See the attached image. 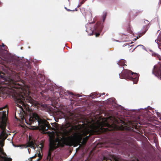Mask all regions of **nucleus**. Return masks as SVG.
I'll use <instances>...</instances> for the list:
<instances>
[{"mask_svg": "<svg viewBox=\"0 0 161 161\" xmlns=\"http://www.w3.org/2000/svg\"><path fill=\"white\" fill-rule=\"evenodd\" d=\"M155 42L157 43L158 44L159 43V42H159V40H158V37L157 39L156 40H155Z\"/></svg>", "mask_w": 161, "mask_h": 161, "instance_id": "nucleus-23", "label": "nucleus"}, {"mask_svg": "<svg viewBox=\"0 0 161 161\" xmlns=\"http://www.w3.org/2000/svg\"><path fill=\"white\" fill-rule=\"evenodd\" d=\"M108 130V128L105 129L104 130V131H106Z\"/></svg>", "mask_w": 161, "mask_h": 161, "instance_id": "nucleus-30", "label": "nucleus"}, {"mask_svg": "<svg viewBox=\"0 0 161 161\" xmlns=\"http://www.w3.org/2000/svg\"><path fill=\"white\" fill-rule=\"evenodd\" d=\"M159 41V42H161V33H160L158 36Z\"/></svg>", "mask_w": 161, "mask_h": 161, "instance_id": "nucleus-20", "label": "nucleus"}, {"mask_svg": "<svg viewBox=\"0 0 161 161\" xmlns=\"http://www.w3.org/2000/svg\"><path fill=\"white\" fill-rule=\"evenodd\" d=\"M127 32L129 33H130V34H132V31L131 30L130 28V27L129 28H128L127 29Z\"/></svg>", "mask_w": 161, "mask_h": 161, "instance_id": "nucleus-18", "label": "nucleus"}, {"mask_svg": "<svg viewBox=\"0 0 161 161\" xmlns=\"http://www.w3.org/2000/svg\"><path fill=\"white\" fill-rule=\"evenodd\" d=\"M134 46L133 45H131L130 47H133Z\"/></svg>", "mask_w": 161, "mask_h": 161, "instance_id": "nucleus-33", "label": "nucleus"}, {"mask_svg": "<svg viewBox=\"0 0 161 161\" xmlns=\"http://www.w3.org/2000/svg\"><path fill=\"white\" fill-rule=\"evenodd\" d=\"M98 93L97 92L92 93L90 94V97L92 98H96L99 97V96H98Z\"/></svg>", "mask_w": 161, "mask_h": 161, "instance_id": "nucleus-16", "label": "nucleus"}, {"mask_svg": "<svg viewBox=\"0 0 161 161\" xmlns=\"http://www.w3.org/2000/svg\"><path fill=\"white\" fill-rule=\"evenodd\" d=\"M2 46L3 47H4L5 46V45L3 43H2Z\"/></svg>", "mask_w": 161, "mask_h": 161, "instance_id": "nucleus-31", "label": "nucleus"}, {"mask_svg": "<svg viewBox=\"0 0 161 161\" xmlns=\"http://www.w3.org/2000/svg\"><path fill=\"white\" fill-rule=\"evenodd\" d=\"M5 132L4 131H3L1 132L0 135L2 137H4L5 135Z\"/></svg>", "mask_w": 161, "mask_h": 161, "instance_id": "nucleus-19", "label": "nucleus"}, {"mask_svg": "<svg viewBox=\"0 0 161 161\" xmlns=\"http://www.w3.org/2000/svg\"><path fill=\"white\" fill-rule=\"evenodd\" d=\"M23 117L27 125L34 124L37 122L40 129L43 131H47L52 128L48 122L42 119L36 113H33L32 115L25 114Z\"/></svg>", "mask_w": 161, "mask_h": 161, "instance_id": "nucleus-4", "label": "nucleus"}, {"mask_svg": "<svg viewBox=\"0 0 161 161\" xmlns=\"http://www.w3.org/2000/svg\"><path fill=\"white\" fill-rule=\"evenodd\" d=\"M139 74L134 73L128 69H124L120 74V78L132 81L133 84H137L138 80Z\"/></svg>", "mask_w": 161, "mask_h": 161, "instance_id": "nucleus-7", "label": "nucleus"}, {"mask_svg": "<svg viewBox=\"0 0 161 161\" xmlns=\"http://www.w3.org/2000/svg\"><path fill=\"white\" fill-rule=\"evenodd\" d=\"M65 8L68 11H75L74 10H70L69 9H68L66 7H65Z\"/></svg>", "mask_w": 161, "mask_h": 161, "instance_id": "nucleus-25", "label": "nucleus"}, {"mask_svg": "<svg viewBox=\"0 0 161 161\" xmlns=\"http://www.w3.org/2000/svg\"><path fill=\"white\" fill-rule=\"evenodd\" d=\"M141 118L140 117H138V119H140Z\"/></svg>", "mask_w": 161, "mask_h": 161, "instance_id": "nucleus-36", "label": "nucleus"}, {"mask_svg": "<svg viewBox=\"0 0 161 161\" xmlns=\"http://www.w3.org/2000/svg\"><path fill=\"white\" fill-rule=\"evenodd\" d=\"M64 95L66 96L71 95L72 97L74 96V94L72 92H70L69 91H66L65 90L61 88L59 92L60 97H62V95L63 96Z\"/></svg>", "mask_w": 161, "mask_h": 161, "instance_id": "nucleus-11", "label": "nucleus"}, {"mask_svg": "<svg viewBox=\"0 0 161 161\" xmlns=\"http://www.w3.org/2000/svg\"><path fill=\"white\" fill-rule=\"evenodd\" d=\"M107 13L106 12H105L103 14V22H104L105 20L106 19V16H107Z\"/></svg>", "mask_w": 161, "mask_h": 161, "instance_id": "nucleus-17", "label": "nucleus"}, {"mask_svg": "<svg viewBox=\"0 0 161 161\" xmlns=\"http://www.w3.org/2000/svg\"><path fill=\"white\" fill-rule=\"evenodd\" d=\"M124 35L125 36H127L128 35V34H124Z\"/></svg>", "mask_w": 161, "mask_h": 161, "instance_id": "nucleus-34", "label": "nucleus"}, {"mask_svg": "<svg viewBox=\"0 0 161 161\" xmlns=\"http://www.w3.org/2000/svg\"><path fill=\"white\" fill-rule=\"evenodd\" d=\"M158 45L159 48L160 49H161V43H159L158 44Z\"/></svg>", "mask_w": 161, "mask_h": 161, "instance_id": "nucleus-24", "label": "nucleus"}, {"mask_svg": "<svg viewBox=\"0 0 161 161\" xmlns=\"http://www.w3.org/2000/svg\"><path fill=\"white\" fill-rule=\"evenodd\" d=\"M138 47V46H140L141 47L143 48V47H144V46H143V45H138V46H137Z\"/></svg>", "mask_w": 161, "mask_h": 161, "instance_id": "nucleus-27", "label": "nucleus"}, {"mask_svg": "<svg viewBox=\"0 0 161 161\" xmlns=\"http://www.w3.org/2000/svg\"><path fill=\"white\" fill-rule=\"evenodd\" d=\"M0 57H1L2 59L8 63L14 64L15 66L14 68L15 70H23L25 71V74L29 77H36V80L34 83H33L32 85L35 88H36L40 87H45L47 90H50L52 91L53 90V88H51V87H47L48 85L47 84H42V85H40L41 82H42L44 81L45 77L41 74H39L37 76H36V73L33 72V74L30 71L31 69V66L28 62L24 63L21 61H19L14 59L13 57L9 55L7 53V52L4 51L0 47Z\"/></svg>", "mask_w": 161, "mask_h": 161, "instance_id": "nucleus-2", "label": "nucleus"}, {"mask_svg": "<svg viewBox=\"0 0 161 161\" xmlns=\"http://www.w3.org/2000/svg\"><path fill=\"white\" fill-rule=\"evenodd\" d=\"M36 156H36V155H35V156H33V157H32L31 158H34L35 157H36Z\"/></svg>", "mask_w": 161, "mask_h": 161, "instance_id": "nucleus-29", "label": "nucleus"}, {"mask_svg": "<svg viewBox=\"0 0 161 161\" xmlns=\"http://www.w3.org/2000/svg\"><path fill=\"white\" fill-rule=\"evenodd\" d=\"M103 28V26L100 24L97 23L94 26V30H95V34L96 37L99 36L100 33L101 32Z\"/></svg>", "mask_w": 161, "mask_h": 161, "instance_id": "nucleus-10", "label": "nucleus"}, {"mask_svg": "<svg viewBox=\"0 0 161 161\" xmlns=\"http://www.w3.org/2000/svg\"><path fill=\"white\" fill-rule=\"evenodd\" d=\"M152 55L153 57L158 58L159 60H161V58L160 56L158 53H156L152 51ZM160 64H161V62L160 63Z\"/></svg>", "mask_w": 161, "mask_h": 161, "instance_id": "nucleus-14", "label": "nucleus"}, {"mask_svg": "<svg viewBox=\"0 0 161 161\" xmlns=\"http://www.w3.org/2000/svg\"><path fill=\"white\" fill-rule=\"evenodd\" d=\"M49 148L48 150L47 159L48 161L52 160L51 158L52 153L55 149L59 147H63L65 143L63 140V138L57 136L56 138L50 137L49 139Z\"/></svg>", "mask_w": 161, "mask_h": 161, "instance_id": "nucleus-5", "label": "nucleus"}, {"mask_svg": "<svg viewBox=\"0 0 161 161\" xmlns=\"http://www.w3.org/2000/svg\"><path fill=\"white\" fill-rule=\"evenodd\" d=\"M0 77L4 80V83L10 87L8 91L14 99L16 106L22 108L25 106V102L33 103L34 100L29 95L30 91L23 88V83L19 81L21 79L18 74L13 73L11 76H9L7 73L0 71Z\"/></svg>", "mask_w": 161, "mask_h": 161, "instance_id": "nucleus-1", "label": "nucleus"}, {"mask_svg": "<svg viewBox=\"0 0 161 161\" xmlns=\"http://www.w3.org/2000/svg\"><path fill=\"white\" fill-rule=\"evenodd\" d=\"M139 120L136 121H129L128 123L123 122L125 126L121 125L120 129L124 130H125L127 135L130 136H133L135 133L140 134L141 131L139 126L138 125V122Z\"/></svg>", "mask_w": 161, "mask_h": 161, "instance_id": "nucleus-6", "label": "nucleus"}, {"mask_svg": "<svg viewBox=\"0 0 161 161\" xmlns=\"http://www.w3.org/2000/svg\"><path fill=\"white\" fill-rule=\"evenodd\" d=\"M146 21H147V23H148L149 21H148V20H146Z\"/></svg>", "mask_w": 161, "mask_h": 161, "instance_id": "nucleus-35", "label": "nucleus"}, {"mask_svg": "<svg viewBox=\"0 0 161 161\" xmlns=\"http://www.w3.org/2000/svg\"><path fill=\"white\" fill-rule=\"evenodd\" d=\"M105 93H103L102 94V95H104L105 94Z\"/></svg>", "mask_w": 161, "mask_h": 161, "instance_id": "nucleus-37", "label": "nucleus"}, {"mask_svg": "<svg viewBox=\"0 0 161 161\" xmlns=\"http://www.w3.org/2000/svg\"><path fill=\"white\" fill-rule=\"evenodd\" d=\"M148 28L147 26H145L143 28V31L139 33L138 34V36H137L136 39H138L144 35L148 30Z\"/></svg>", "mask_w": 161, "mask_h": 161, "instance_id": "nucleus-12", "label": "nucleus"}, {"mask_svg": "<svg viewBox=\"0 0 161 161\" xmlns=\"http://www.w3.org/2000/svg\"><path fill=\"white\" fill-rule=\"evenodd\" d=\"M0 110L2 111L0 112V120H1V125H3L1 126V127H5L7 119L6 115L8 113L7 106L3 108H0Z\"/></svg>", "mask_w": 161, "mask_h": 161, "instance_id": "nucleus-8", "label": "nucleus"}, {"mask_svg": "<svg viewBox=\"0 0 161 161\" xmlns=\"http://www.w3.org/2000/svg\"><path fill=\"white\" fill-rule=\"evenodd\" d=\"M42 158V157H39V158H37V161H39L40 160V159H41Z\"/></svg>", "mask_w": 161, "mask_h": 161, "instance_id": "nucleus-26", "label": "nucleus"}, {"mask_svg": "<svg viewBox=\"0 0 161 161\" xmlns=\"http://www.w3.org/2000/svg\"><path fill=\"white\" fill-rule=\"evenodd\" d=\"M152 73L155 76L161 80V65L154 66Z\"/></svg>", "mask_w": 161, "mask_h": 161, "instance_id": "nucleus-9", "label": "nucleus"}, {"mask_svg": "<svg viewBox=\"0 0 161 161\" xmlns=\"http://www.w3.org/2000/svg\"><path fill=\"white\" fill-rule=\"evenodd\" d=\"M34 142L33 141H30L27 142V147H29L31 148H33L34 149H35L36 147L34 146Z\"/></svg>", "mask_w": 161, "mask_h": 161, "instance_id": "nucleus-13", "label": "nucleus"}, {"mask_svg": "<svg viewBox=\"0 0 161 161\" xmlns=\"http://www.w3.org/2000/svg\"><path fill=\"white\" fill-rule=\"evenodd\" d=\"M126 63V61L123 59H120L117 63L118 65L123 66L124 65H126L125 64Z\"/></svg>", "mask_w": 161, "mask_h": 161, "instance_id": "nucleus-15", "label": "nucleus"}, {"mask_svg": "<svg viewBox=\"0 0 161 161\" xmlns=\"http://www.w3.org/2000/svg\"><path fill=\"white\" fill-rule=\"evenodd\" d=\"M136 47H135L134 49H133V50H134L135 48H136Z\"/></svg>", "mask_w": 161, "mask_h": 161, "instance_id": "nucleus-38", "label": "nucleus"}, {"mask_svg": "<svg viewBox=\"0 0 161 161\" xmlns=\"http://www.w3.org/2000/svg\"><path fill=\"white\" fill-rule=\"evenodd\" d=\"M12 159L11 158H7L6 159V161H12Z\"/></svg>", "mask_w": 161, "mask_h": 161, "instance_id": "nucleus-21", "label": "nucleus"}, {"mask_svg": "<svg viewBox=\"0 0 161 161\" xmlns=\"http://www.w3.org/2000/svg\"><path fill=\"white\" fill-rule=\"evenodd\" d=\"M81 127L79 125L72 126L67 130L64 132L65 135L67 136L66 138L67 144H72L76 142H80L82 140V143L86 145L90 136L95 134L96 131L94 130L89 128H85L82 131V133L79 132Z\"/></svg>", "mask_w": 161, "mask_h": 161, "instance_id": "nucleus-3", "label": "nucleus"}, {"mask_svg": "<svg viewBox=\"0 0 161 161\" xmlns=\"http://www.w3.org/2000/svg\"><path fill=\"white\" fill-rule=\"evenodd\" d=\"M38 155L39 157H41V156L40 153L38 154Z\"/></svg>", "mask_w": 161, "mask_h": 161, "instance_id": "nucleus-28", "label": "nucleus"}, {"mask_svg": "<svg viewBox=\"0 0 161 161\" xmlns=\"http://www.w3.org/2000/svg\"><path fill=\"white\" fill-rule=\"evenodd\" d=\"M101 94H100L98 93V96H99V97L101 96Z\"/></svg>", "mask_w": 161, "mask_h": 161, "instance_id": "nucleus-32", "label": "nucleus"}, {"mask_svg": "<svg viewBox=\"0 0 161 161\" xmlns=\"http://www.w3.org/2000/svg\"><path fill=\"white\" fill-rule=\"evenodd\" d=\"M86 0H82L80 3V5L82 4L85 2Z\"/></svg>", "mask_w": 161, "mask_h": 161, "instance_id": "nucleus-22", "label": "nucleus"}]
</instances>
